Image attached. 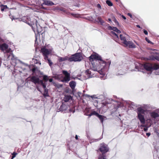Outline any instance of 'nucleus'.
Returning <instances> with one entry per match:
<instances>
[{
	"instance_id": "obj_1",
	"label": "nucleus",
	"mask_w": 159,
	"mask_h": 159,
	"mask_svg": "<svg viewBox=\"0 0 159 159\" xmlns=\"http://www.w3.org/2000/svg\"><path fill=\"white\" fill-rule=\"evenodd\" d=\"M89 61L91 62V64L93 68V70L97 71L98 69H99V71L102 73H100L102 75L104 76L105 73H103V71H107L109 68L111 61L110 60L107 59V61L103 60L101 56L97 53L91 54L89 57Z\"/></svg>"
},
{
	"instance_id": "obj_2",
	"label": "nucleus",
	"mask_w": 159,
	"mask_h": 159,
	"mask_svg": "<svg viewBox=\"0 0 159 159\" xmlns=\"http://www.w3.org/2000/svg\"><path fill=\"white\" fill-rule=\"evenodd\" d=\"M62 72L66 76L65 77H64L62 74H57V73L52 72L53 75L52 78L55 80H57L59 82L68 83L71 79L70 73H69L67 70H62Z\"/></svg>"
},
{
	"instance_id": "obj_3",
	"label": "nucleus",
	"mask_w": 159,
	"mask_h": 159,
	"mask_svg": "<svg viewBox=\"0 0 159 159\" xmlns=\"http://www.w3.org/2000/svg\"><path fill=\"white\" fill-rule=\"evenodd\" d=\"M25 22L31 27L33 31L35 33V29L34 28L33 25H35L36 26V32L37 33V35H36L35 33V41H36L37 40L38 34L39 35L40 34H42L43 33H41L42 29V27L38 23L37 20L35 19L32 22H29V21H26Z\"/></svg>"
},
{
	"instance_id": "obj_4",
	"label": "nucleus",
	"mask_w": 159,
	"mask_h": 159,
	"mask_svg": "<svg viewBox=\"0 0 159 159\" xmlns=\"http://www.w3.org/2000/svg\"><path fill=\"white\" fill-rule=\"evenodd\" d=\"M149 111L143 107H139L137 108L136 112L137 114V118L141 123L144 122L145 120V116L146 114L148 113Z\"/></svg>"
},
{
	"instance_id": "obj_5",
	"label": "nucleus",
	"mask_w": 159,
	"mask_h": 159,
	"mask_svg": "<svg viewBox=\"0 0 159 159\" xmlns=\"http://www.w3.org/2000/svg\"><path fill=\"white\" fill-rule=\"evenodd\" d=\"M144 69L148 71L152 72L154 70H156L159 69V66L156 64L153 65L150 63H147L142 65Z\"/></svg>"
},
{
	"instance_id": "obj_6",
	"label": "nucleus",
	"mask_w": 159,
	"mask_h": 159,
	"mask_svg": "<svg viewBox=\"0 0 159 159\" xmlns=\"http://www.w3.org/2000/svg\"><path fill=\"white\" fill-rule=\"evenodd\" d=\"M83 59L82 52H76L70 57V62H80Z\"/></svg>"
},
{
	"instance_id": "obj_7",
	"label": "nucleus",
	"mask_w": 159,
	"mask_h": 159,
	"mask_svg": "<svg viewBox=\"0 0 159 159\" xmlns=\"http://www.w3.org/2000/svg\"><path fill=\"white\" fill-rule=\"evenodd\" d=\"M109 148L107 144L104 143H100L98 150L103 155H105V153L109 151Z\"/></svg>"
},
{
	"instance_id": "obj_8",
	"label": "nucleus",
	"mask_w": 159,
	"mask_h": 159,
	"mask_svg": "<svg viewBox=\"0 0 159 159\" xmlns=\"http://www.w3.org/2000/svg\"><path fill=\"white\" fill-rule=\"evenodd\" d=\"M52 51V49H48L45 46H44L41 48L40 52L44 57V59H46V58H47L48 57V55L51 54Z\"/></svg>"
},
{
	"instance_id": "obj_9",
	"label": "nucleus",
	"mask_w": 159,
	"mask_h": 159,
	"mask_svg": "<svg viewBox=\"0 0 159 159\" xmlns=\"http://www.w3.org/2000/svg\"><path fill=\"white\" fill-rule=\"evenodd\" d=\"M141 123L142 124L141 125V127H142L141 129H143L145 132H147L148 130V128L151 125V123L147 122V121H146L145 120L144 122Z\"/></svg>"
},
{
	"instance_id": "obj_10",
	"label": "nucleus",
	"mask_w": 159,
	"mask_h": 159,
	"mask_svg": "<svg viewBox=\"0 0 159 159\" xmlns=\"http://www.w3.org/2000/svg\"><path fill=\"white\" fill-rule=\"evenodd\" d=\"M151 117L153 119H155L159 116V109L156 110V111H153L150 112Z\"/></svg>"
},
{
	"instance_id": "obj_11",
	"label": "nucleus",
	"mask_w": 159,
	"mask_h": 159,
	"mask_svg": "<svg viewBox=\"0 0 159 159\" xmlns=\"http://www.w3.org/2000/svg\"><path fill=\"white\" fill-rule=\"evenodd\" d=\"M40 77H41V76H39V77H38L37 75L33 76L30 78V81L35 84L39 83Z\"/></svg>"
},
{
	"instance_id": "obj_12",
	"label": "nucleus",
	"mask_w": 159,
	"mask_h": 159,
	"mask_svg": "<svg viewBox=\"0 0 159 159\" xmlns=\"http://www.w3.org/2000/svg\"><path fill=\"white\" fill-rule=\"evenodd\" d=\"M69 107V106L68 105H66L63 103L61 105L60 108L58 109V110H59V111H66L67 109H68Z\"/></svg>"
},
{
	"instance_id": "obj_13",
	"label": "nucleus",
	"mask_w": 159,
	"mask_h": 159,
	"mask_svg": "<svg viewBox=\"0 0 159 159\" xmlns=\"http://www.w3.org/2000/svg\"><path fill=\"white\" fill-rule=\"evenodd\" d=\"M43 2L42 5L48 6H52L55 5V4L52 1L49 0H42Z\"/></svg>"
},
{
	"instance_id": "obj_14",
	"label": "nucleus",
	"mask_w": 159,
	"mask_h": 159,
	"mask_svg": "<svg viewBox=\"0 0 159 159\" xmlns=\"http://www.w3.org/2000/svg\"><path fill=\"white\" fill-rule=\"evenodd\" d=\"M125 45L128 46L129 48H136V46L131 41H128Z\"/></svg>"
},
{
	"instance_id": "obj_15",
	"label": "nucleus",
	"mask_w": 159,
	"mask_h": 159,
	"mask_svg": "<svg viewBox=\"0 0 159 159\" xmlns=\"http://www.w3.org/2000/svg\"><path fill=\"white\" fill-rule=\"evenodd\" d=\"M148 59L149 60L155 61V60L159 61V56H154L152 55L149 56Z\"/></svg>"
},
{
	"instance_id": "obj_16",
	"label": "nucleus",
	"mask_w": 159,
	"mask_h": 159,
	"mask_svg": "<svg viewBox=\"0 0 159 159\" xmlns=\"http://www.w3.org/2000/svg\"><path fill=\"white\" fill-rule=\"evenodd\" d=\"M73 100V97L70 95H65L64 98V100L65 102L69 101L70 100Z\"/></svg>"
},
{
	"instance_id": "obj_17",
	"label": "nucleus",
	"mask_w": 159,
	"mask_h": 159,
	"mask_svg": "<svg viewBox=\"0 0 159 159\" xmlns=\"http://www.w3.org/2000/svg\"><path fill=\"white\" fill-rule=\"evenodd\" d=\"M8 47V45L6 43H3L2 44L0 43V49L3 51L7 49Z\"/></svg>"
},
{
	"instance_id": "obj_18",
	"label": "nucleus",
	"mask_w": 159,
	"mask_h": 159,
	"mask_svg": "<svg viewBox=\"0 0 159 159\" xmlns=\"http://www.w3.org/2000/svg\"><path fill=\"white\" fill-rule=\"evenodd\" d=\"M70 57H68L67 56H65L64 57H58V61L59 62H61L64 61L68 60L70 62V60H69Z\"/></svg>"
},
{
	"instance_id": "obj_19",
	"label": "nucleus",
	"mask_w": 159,
	"mask_h": 159,
	"mask_svg": "<svg viewBox=\"0 0 159 159\" xmlns=\"http://www.w3.org/2000/svg\"><path fill=\"white\" fill-rule=\"evenodd\" d=\"M76 83L75 81L72 80L69 83V86L70 87L71 89H74L75 88V87L76 86Z\"/></svg>"
},
{
	"instance_id": "obj_20",
	"label": "nucleus",
	"mask_w": 159,
	"mask_h": 159,
	"mask_svg": "<svg viewBox=\"0 0 159 159\" xmlns=\"http://www.w3.org/2000/svg\"><path fill=\"white\" fill-rule=\"evenodd\" d=\"M60 10L62 11L63 12H64L67 15H70V14L71 16H73L74 17H76V15L75 14H74L73 13H70L68 11L66 10H65L64 8L61 9Z\"/></svg>"
},
{
	"instance_id": "obj_21",
	"label": "nucleus",
	"mask_w": 159,
	"mask_h": 159,
	"mask_svg": "<svg viewBox=\"0 0 159 159\" xmlns=\"http://www.w3.org/2000/svg\"><path fill=\"white\" fill-rule=\"evenodd\" d=\"M43 95L45 98L47 97H49L50 96L48 93V89L47 88L44 89V92L43 93Z\"/></svg>"
},
{
	"instance_id": "obj_22",
	"label": "nucleus",
	"mask_w": 159,
	"mask_h": 159,
	"mask_svg": "<svg viewBox=\"0 0 159 159\" xmlns=\"http://www.w3.org/2000/svg\"><path fill=\"white\" fill-rule=\"evenodd\" d=\"M97 117L100 120L101 123H102L103 125L105 119L106 118V117H105L104 116L99 114L97 116Z\"/></svg>"
},
{
	"instance_id": "obj_23",
	"label": "nucleus",
	"mask_w": 159,
	"mask_h": 159,
	"mask_svg": "<svg viewBox=\"0 0 159 159\" xmlns=\"http://www.w3.org/2000/svg\"><path fill=\"white\" fill-rule=\"evenodd\" d=\"M106 26H107V29L108 30H112L113 31H115L117 29L116 27L111 26L108 24H107Z\"/></svg>"
},
{
	"instance_id": "obj_24",
	"label": "nucleus",
	"mask_w": 159,
	"mask_h": 159,
	"mask_svg": "<svg viewBox=\"0 0 159 159\" xmlns=\"http://www.w3.org/2000/svg\"><path fill=\"white\" fill-rule=\"evenodd\" d=\"M120 39L121 40L123 41V43L125 45V43H127V41L126 40V38L125 36H123L122 34H120Z\"/></svg>"
},
{
	"instance_id": "obj_25",
	"label": "nucleus",
	"mask_w": 159,
	"mask_h": 159,
	"mask_svg": "<svg viewBox=\"0 0 159 159\" xmlns=\"http://www.w3.org/2000/svg\"><path fill=\"white\" fill-rule=\"evenodd\" d=\"M69 109H67L66 112L67 113H74L75 112V108L73 107L72 108H70V107Z\"/></svg>"
},
{
	"instance_id": "obj_26",
	"label": "nucleus",
	"mask_w": 159,
	"mask_h": 159,
	"mask_svg": "<svg viewBox=\"0 0 159 159\" xmlns=\"http://www.w3.org/2000/svg\"><path fill=\"white\" fill-rule=\"evenodd\" d=\"M97 20L98 21H97V22H98V23H100L101 25H103V24L105 23V22L103 20H102L101 17L98 16L97 18Z\"/></svg>"
},
{
	"instance_id": "obj_27",
	"label": "nucleus",
	"mask_w": 159,
	"mask_h": 159,
	"mask_svg": "<svg viewBox=\"0 0 159 159\" xmlns=\"http://www.w3.org/2000/svg\"><path fill=\"white\" fill-rule=\"evenodd\" d=\"M86 19L92 22H95L97 21L96 20L94 19L92 16H88L86 18Z\"/></svg>"
},
{
	"instance_id": "obj_28",
	"label": "nucleus",
	"mask_w": 159,
	"mask_h": 159,
	"mask_svg": "<svg viewBox=\"0 0 159 159\" xmlns=\"http://www.w3.org/2000/svg\"><path fill=\"white\" fill-rule=\"evenodd\" d=\"M45 60L46 61L47 63L48 64L49 66L51 67L53 64V62L48 57V58H46V59H45Z\"/></svg>"
},
{
	"instance_id": "obj_29",
	"label": "nucleus",
	"mask_w": 159,
	"mask_h": 159,
	"mask_svg": "<svg viewBox=\"0 0 159 159\" xmlns=\"http://www.w3.org/2000/svg\"><path fill=\"white\" fill-rule=\"evenodd\" d=\"M153 51L152 52H150V54L154 56H159V52H157L156 50L155 49H152Z\"/></svg>"
},
{
	"instance_id": "obj_30",
	"label": "nucleus",
	"mask_w": 159,
	"mask_h": 159,
	"mask_svg": "<svg viewBox=\"0 0 159 159\" xmlns=\"http://www.w3.org/2000/svg\"><path fill=\"white\" fill-rule=\"evenodd\" d=\"M38 70V67L37 66H34L32 67L31 69V70L32 71L33 74H36Z\"/></svg>"
},
{
	"instance_id": "obj_31",
	"label": "nucleus",
	"mask_w": 159,
	"mask_h": 159,
	"mask_svg": "<svg viewBox=\"0 0 159 159\" xmlns=\"http://www.w3.org/2000/svg\"><path fill=\"white\" fill-rule=\"evenodd\" d=\"M122 64H120L119 65H117L116 66V69L118 71L122 70Z\"/></svg>"
},
{
	"instance_id": "obj_32",
	"label": "nucleus",
	"mask_w": 159,
	"mask_h": 159,
	"mask_svg": "<svg viewBox=\"0 0 159 159\" xmlns=\"http://www.w3.org/2000/svg\"><path fill=\"white\" fill-rule=\"evenodd\" d=\"M115 101L118 103L117 105L116 106V108H119V107H122L124 106V105L121 102H118V101Z\"/></svg>"
},
{
	"instance_id": "obj_33",
	"label": "nucleus",
	"mask_w": 159,
	"mask_h": 159,
	"mask_svg": "<svg viewBox=\"0 0 159 159\" xmlns=\"http://www.w3.org/2000/svg\"><path fill=\"white\" fill-rule=\"evenodd\" d=\"M85 73L86 75H88L89 78L92 77V76L91 75V72L89 69H87L85 71Z\"/></svg>"
},
{
	"instance_id": "obj_34",
	"label": "nucleus",
	"mask_w": 159,
	"mask_h": 159,
	"mask_svg": "<svg viewBox=\"0 0 159 159\" xmlns=\"http://www.w3.org/2000/svg\"><path fill=\"white\" fill-rule=\"evenodd\" d=\"M0 7L1 11H4L5 9L8 8L7 5L3 4H1Z\"/></svg>"
},
{
	"instance_id": "obj_35",
	"label": "nucleus",
	"mask_w": 159,
	"mask_h": 159,
	"mask_svg": "<svg viewBox=\"0 0 159 159\" xmlns=\"http://www.w3.org/2000/svg\"><path fill=\"white\" fill-rule=\"evenodd\" d=\"M106 3L110 7L112 6L113 5L112 2L110 0H107L106 1Z\"/></svg>"
},
{
	"instance_id": "obj_36",
	"label": "nucleus",
	"mask_w": 159,
	"mask_h": 159,
	"mask_svg": "<svg viewBox=\"0 0 159 159\" xmlns=\"http://www.w3.org/2000/svg\"><path fill=\"white\" fill-rule=\"evenodd\" d=\"M98 159H107L106 155H103V154H100Z\"/></svg>"
},
{
	"instance_id": "obj_37",
	"label": "nucleus",
	"mask_w": 159,
	"mask_h": 159,
	"mask_svg": "<svg viewBox=\"0 0 159 159\" xmlns=\"http://www.w3.org/2000/svg\"><path fill=\"white\" fill-rule=\"evenodd\" d=\"M85 96L87 97H90L92 98L93 99L95 98H97V97L96 96V95H93L91 96H90L88 94H85Z\"/></svg>"
},
{
	"instance_id": "obj_38",
	"label": "nucleus",
	"mask_w": 159,
	"mask_h": 159,
	"mask_svg": "<svg viewBox=\"0 0 159 159\" xmlns=\"http://www.w3.org/2000/svg\"><path fill=\"white\" fill-rule=\"evenodd\" d=\"M32 60L35 64H39L40 65L41 64L40 61L35 59H33Z\"/></svg>"
},
{
	"instance_id": "obj_39",
	"label": "nucleus",
	"mask_w": 159,
	"mask_h": 159,
	"mask_svg": "<svg viewBox=\"0 0 159 159\" xmlns=\"http://www.w3.org/2000/svg\"><path fill=\"white\" fill-rule=\"evenodd\" d=\"M113 20L118 26L119 27L120 26V25L119 22L116 19L115 17H114V19Z\"/></svg>"
},
{
	"instance_id": "obj_40",
	"label": "nucleus",
	"mask_w": 159,
	"mask_h": 159,
	"mask_svg": "<svg viewBox=\"0 0 159 159\" xmlns=\"http://www.w3.org/2000/svg\"><path fill=\"white\" fill-rule=\"evenodd\" d=\"M91 113H92V115H95L97 117L99 114V113L95 111H93Z\"/></svg>"
},
{
	"instance_id": "obj_41",
	"label": "nucleus",
	"mask_w": 159,
	"mask_h": 159,
	"mask_svg": "<svg viewBox=\"0 0 159 159\" xmlns=\"http://www.w3.org/2000/svg\"><path fill=\"white\" fill-rule=\"evenodd\" d=\"M111 33L116 37L118 39H119L118 35L113 31H111Z\"/></svg>"
},
{
	"instance_id": "obj_42",
	"label": "nucleus",
	"mask_w": 159,
	"mask_h": 159,
	"mask_svg": "<svg viewBox=\"0 0 159 159\" xmlns=\"http://www.w3.org/2000/svg\"><path fill=\"white\" fill-rule=\"evenodd\" d=\"M145 39L146 40V41L149 43H150V44H152V45H153L154 44V43L152 42H151V41H150L148 39V38H147V37H146L145 38Z\"/></svg>"
},
{
	"instance_id": "obj_43",
	"label": "nucleus",
	"mask_w": 159,
	"mask_h": 159,
	"mask_svg": "<svg viewBox=\"0 0 159 159\" xmlns=\"http://www.w3.org/2000/svg\"><path fill=\"white\" fill-rule=\"evenodd\" d=\"M69 93H69L70 94L73 95H74L75 97H76V98H77V96L75 94H74L73 93V91H72V89H70V90L69 91Z\"/></svg>"
},
{
	"instance_id": "obj_44",
	"label": "nucleus",
	"mask_w": 159,
	"mask_h": 159,
	"mask_svg": "<svg viewBox=\"0 0 159 159\" xmlns=\"http://www.w3.org/2000/svg\"><path fill=\"white\" fill-rule=\"evenodd\" d=\"M42 75L43 79L44 80L47 81V78H48V76L47 75H44L43 74Z\"/></svg>"
},
{
	"instance_id": "obj_45",
	"label": "nucleus",
	"mask_w": 159,
	"mask_h": 159,
	"mask_svg": "<svg viewBox=\"0 0 159 159\" xmlns=\"http://www.w3.org/2000/svg\"><path fill=\"white\" fill-rule=\"evenodd\" d=\"M50 82L52 83L55 86H56V83L53 81L52 78H50L49 80Z\"/></svg>"
},
{
	"instance_id": "obj_46",
	"label": "nucleus",
	"mask_w": 159,
	"mask_h": 159,
	"mask_svg": "<svg viewBox=\"0 0 159 159\" xmlns=\"http://www.w3.org/2000/svg\"><path fill=\"white\" fill-rule=\"evenodd\" d=\"M135 68L138 70V71H139L142 72V70H143V69H141V68L139 67L138 66H135Z\"/></svg>"
},
{
	"instance_id": "obj_47",
	"label": "nucleus",
	"mask_w": 159,
	"mask_h": 159,
	"mask_svg": "<svg viewBox=\"0 0 159 159\" xmlns=\"http://www.w3.org/2000/svg\"><path fill=\"white\" fill-rule=\"evenodd\" d=\"M43 72H41L39 69L37 71V72L36 73V74H37L38 75H43Z\"/></svg>"
},
{
	"instance_id": "obj_48",
	"label": "nucleus",
	"mask_w": 159,
	"mask_h": 159,
	"mask_svg": "<svg viewBox=\"0 0 159 159\" xmlns=\"http://www.w3.org/2000/svg\"><path fill=\"white\" fill-rule=\"evenodd\" d=\"M90 110V108H89V107H86L85 108V113L86 114H88Z\"/></svg>"
},
{
	"instance_id": "obj_49",
	"label": "nucleus",
	"mask_w": 159,
	"mask_h": 159,
	"mask_svg": "<svg viewBox=\"0 0 159 159\" xmlns=\"http://www.w3.org/2000/svg\"><path fill=\"white\" fill-rule=\"evenodd\" d=\"M11 55H12V57L11 58V60H14L15 61V62H16L15 61L17 60V58H15L13 54H11Z\"/></svg>"
},
{
	"instance_id": "obj_50",
	"label": "nucleus",
	"mask_w": 159,
	"mask_h": 159,
	"mask_svg": "<svg viewBox=\"0 0 159 159\" xmlns=\"http://www.w3.org/2000/svg\"><path fill=\"white\" fill-rule=\"evenodd\" d=\"M70 89L69 87H66L65 89V92L66 93H69V91Z\"/></svg>"
},
{
	"instance_id": "obj_51",
	"label": "nucleus",
	"mask_w": 159,
	"mask_h": 159,
	"mask_svg": "<svg viewBox=\"0 0 159 159\" xmlns=\"http://www.w3.org/2000/svg\"><path fill=\"white\" fill-rule=\"evenodd\" d=\"M76 95L77 97L78 96L79 98H80L82 95V93L80 92H78Z\"/></svg>"
},
{
	"instance_id": "obj_52",
	"label": "nucleus",
	"mask_w": 159,
	"mask_h": 159,
	"mask_svg": "<svg viewBox=\"0 0 159 159\" xmlns=\"http://www.w3.org/2000/svg\"><path fill=\"white\" fill-rule=\"evenodd\" d=\"M55 86L57 88H60L62 87L63 86V84H58L57 85V84H56V86Z\"/></svg>"
},
{
	"instance_id": "obj_53",
	"label": "nucleus",
	"mask_w": 159,
	"mask_h": 159,
	"mask_svg": "<svg viewBox=\"0 0 159 159\" xmlns=\"http://www.w3.org/2000/svg\"><path fill=\"white\" fill-rule=\"evenodd\" d=\"M143 32L146 35H147L148 34V32L145 29H144L143 30Z\"/></svg>"
},
{
	"instance_id": "obj_54",
	"label": "nucleus",
	"mask_w": 159,
	"mask_h": 159,
	"mask_svg": "<svg viewBox=\"0 0 159 159\" xmlns=\"http://www.w3.org/2000/svg\"><path fill=\"white\" fill-rule=\"evenodd\" d=\"M44 5H42V3L41 4V8L44 10H47L48 9L46 7H44L43 6Z\"/></svg>"
},
{
	"instance_id": "obj_55",
	"label": "nucleus",
	"mask_w": 159,
	"mask_h": 159,
	"mask_svg": "<svg viewBox=\"0 0 159 159\" xmlns=\"http://www.w3.org/2000/svg\"><path fill=\"white\" fill-rule=\"evenodd\" d=\"M43 88L44 89H45L46 88V84L45 83H44V84H42V85Z\"/></svg>"
},
{
	"instance_id": "obj_56",
	"label": "nucleus",
	"mask_w": 159,
	"mask_h": 159,
	"mask_svg": "<svg viewBox=\"0 0 159 159\" xmlns=\"http://www.w3.org/2000/svg\"><path fill=\"white\" fill-rule=\"evenodd\" d=\"M85 115H86V116H89V118L90 117L92 116V114L91 113H90L89 114H86V113H85Z\"/></svg>"
},
{
	"instance_id": "obj_57",
	"label": "nucleus",
	"mask_w": 159,
	"mask_h": 159,
	"mask_svg": "<svg viewBox=\"0 0 159 159\" xmlns=\"http://www.w3.org/2000/svg\"><path fill=\"white\" fill-rule=\"evenodd\" d=\"M97 7L100 9H101V6L100 4L99 3H98L97 5Z\"/></svg>"
},
{
	"instance_id": "obj_58",
	"label": "nucleus",
	"mask_w": 159,
	"mask_h": 159,
	"mask_svg": "<svg viewBox=\"0 0 159 159\" xmlns=\"http://www.w3.org/2000/svg\"><path fill=\"white\" fill-rule=\"evenodd\" d=\"M36 88L37 89L39 92L40 93H42V91H41L40 89L39 88V87L38 86H36Z\"/></svg>"
},
{
	"instance_id": "obj_59",
	"label": "nucleus",
	"mask_w": 159,
	"mask_h": 159,
	"mask_svg": "<svg viewBox=\"0 0 159 159\" xmlns=\"http://www.w3.org/2000/svg\"><path fill=\"white\" fill-rule=\"evenodd\" d=\"M115 32L118 34H120L121 33V31L119 30L118 29V28L116 30Z\"/></svg>"
},
{
	"instance_id": "obj_60",
	"label": "nucleus",
	"mask_w": 159,
	"mask_h": 159,
	"mask_svg": "<svg viewBox=\"0 0 159 159\" xmlns=\"http://www.w3.org/2000/svg\"><path fill=\"white\" fill-rule=\"evenodd\" d=\"M127 15L129 16L131 18H132V16L131 13H127Z\"/></svg>"
},
{
	"instance_id": "obj_61",
	"label": "nucleus",
	"mask_w": 159,
	"mask_h": 159,
	"mask_svg": "<svg viewBox=\"0 0 159 159\" xmlns=\"http://www.w3.org/2000/svg\"><path fill=\"white\" fill-rule=\"evenodd\" d=\"M17 154V153L15 152H13L12 153V155H14V156H15V157Z\"/></svg>"
},
{
	"instance_id": "obj_62",
	"label": "nucleus",
	"mask_w": 159,
	"mask_h": 159,
	"mask_svg": "<svg viewBox=\"0 0 159 159\" xmlns=\"http://www.w3.org/2000/svg\"><path fill=\"white\" fill-rule=\"evenodd\" d=\"M146 135L148 137L151 135V133L150 132L147 133H146Z\"/></svg>"
},
{
	"instance_id": "obj_63",
	"label": "nucleus",
	"mask_w": 159,
	"mask_h": 159,
	"mask_svg": "<svg viewBox=\"0 0 159 159\" xmlns=\"http://www.w3.org/2000/svg\"><path fill=\"white\" fill-rule=\"evenodd\" d=\"M72 91H73V93L74 94H75V92H76V89H75V88L74 89H71Z\"/></svg>"
},
{
	"instance_id": "obj_64",
	"label": "nucleus",
	"mask_w": 159,
	"mask_h": 159,
	"mask_svg": "<svg viewBox=\"0 0 159 159\" xmlns=\"http://www.w3.org/2000/svg\"><path fill=\"white\" fill-rule=\"evenodd\" d=\"M121 17H122V18L124 20H126V17L124 15H122L121 16Z\"/></svg>"
}]
</instances>
